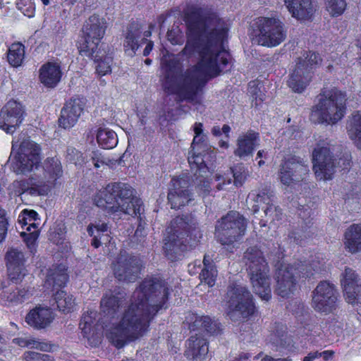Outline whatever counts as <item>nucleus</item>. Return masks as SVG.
I'll list each match as a JSON object with an SVG mask.
<instances>
[{"label":"nucleus","instance_id":"obj_1","mask_svg":"<svg viewBox=\"0 0 361 361\" xmlns=\"http://www.w3.org/2000/svg\"><path fill=\"white\" fill-rule=\"evenodd\" d=\"M184 21L188 41L183 52L191 56L198 50L200 58L192 69L180 74L175 71L178 66L176 60L165 61L162 63L166 71L163 88L169 94L192 102L202 91L208 80L219 74L218 59L220 54L226 53V27L208 31L207 18L202 8L197 7H192L185 12Z\"/></svg>","mask_w":361,"mask_h":361},{"label":"nucleus","instance_id":"obj_2","mask_svg":"<svg viewBox=\"0 0 361 361\" xmlns=\"http://www.w3.org/2000/svg\"><path fill=\"white\" fill-rule=\"evenodd\" d=\"M173 288L159 274L147 276L137 287L135 300L123 311L118 322L106 332L109 341L117 349L143 337L159 312L169 307Z\"/></svg>","mask_w":361,"mask_h":361},{"label":"nucleus","instance_id":"obj_3","mask_svg":"<svg viewBox=\"0 0 361 361\" xmlns=\"http://www.w3.org/2000/svg\"><path fill=\"white\" fill-rule=\"evenodd\" d=\"M94 204L109 214L123 213L137 216L139 221L135 234L137 235L144 228L145 221L141 216L144 212L142 200L134 195V189L128 183L111 182L99 190L94 196Z\"/></svg>","mask_w":361,"mask_h":361},{"label":"nucleus","instance_id":"obj_4","mask_svg":"<svg viewBox=\"0 0 361 361\" xmlns=\"http://www.w3.org/2000/svg\"><path fill=\"white\" fill-rule=\"evenodd\" d=\"M202 238V233L197 223L187 216H176L171 221V231L164 238V255L171 262L180 260L187 251L199 244Z\"/></svg>","mask_w":361,"mask_h":361},{"label":"nucleus","instance_id":"obj_5","mask_svg":"<svg viewBox=\"0 0 361 361\" xmlns=\"http://www.w3.org/2000/svg\"><path fill=\"white\" fill-rule=\"evenodd\" d=\"M347 94L337 87H324L312 107L310 119L317 124L333 126L343 119L346 114Z\"/></svg>","mask_w":361,"mask_h":361},{"label":"nucleus","instance_id":"obj_6","mask_svg":"<svg viewBox=\"0 0 361 361\" xmlns=\"http://www.w3.org/2000/svg\"><path fill=\"white\" fill-rule=\"evenodd\" d=\"M254 293L262 300L271 298V279L268 264L262 252L256 246L247 249L243 256Z\"/></svg>","mask_w":361,"mask_h":361},{"label":"nucleus","instance_id":"obj_7","mask_svg":"<svg viewBox=\"0 0 361 361\" xmlns=\"http://www.w3.org/2000/svg\"><path fill=\"white\" fill-rule=\"evenodd\" d=\"M334 151V146L330 141L322 139L317 142L312 152L313 170L319 180H330L336 168L345 171L350 166L351 159L349 154H344L337 160L333 155Z\"/></svg>","mask_w":361,"mask_h":361},{"label":"nucleus","instance_id":"obj_8","mask_svg":"<svg viewBox=\"0 0 361 361\" xmlns=\"http://www.w3.org/2000/svg\"><path fill=\"white\" fill-rule=\"evenodd\" d=\"M324 269V264L312 262V264L300 262L295 265H282L276 273V293L281 298H288L296 290L297 277L309 278Z\"/></svg>","mask_w":361,"mask_h":361},{"label":"nucleus","instance_id":"obj_9","mask_svg":"<svg viewBox=\"0 0 361 361\" xmlns=\"http://www.w3.org/2000/svg\"><path fill=\"white\" fill-rule=\"evenodd\" d=\"M322 62L320 55L312 51H304L295 60V66L289 74L288 86L297 93H302L310 85L314 71Z\"/></svg>","mask_w":361,"mask_h":361},{"label":"nucleus","instance_id":"obj_10","mask_svg":"<svg viewBox=\"0 0 361 361\" xmlns=\"http://www.w3.org/2000/svg\"><path fill=\"white\" fill-rule=\"evenodd\" d=\"M105 23L97 14L90 16L82 28V36L78 42L79 54L90 59L94 57L98 46L106 31Z\"/></svg>","mask_w":361,"mask_h":361},{"label":"nucleus","instance_id":"obj_11","mask_svg":"<svg viewBox=\"0 0 361 361\" xmlns=\"http://www.w3.org/2000/svg\"><path fill=\"white\" fill-rule=\"evenodd\" d=\"M42 159L40 145L30 140H24L13 157V171L16 174L27 175L40 167Z\"/></svg>","mask_w":361,"mask_h":361},{"label":"nucleus","instance_id":"obj_12","mask_svg":"<svg viewBox=\"0 0 361 361\" xmlns=\"http://www.w3.org/2000/svg\"><path fill=\"white\" fill-rule=\"evenodd\" d=\"M227 296L229 298L227 307L232 314H236L243 319H250L257 316L258 309L253 295L245 286L238 283H232Z\"/></svg>","mask_w":361,"mask_h":361},{"label":"nucleus","instance_id":"obj_13","mask_svg":"<svg viewBox=\"0 0 361 361\" xmlns=\"http://www.w3.org/2000/svg\"><path fill=\"white\" fill-rule=\"evenodd\" d=\"M258 34L256 40L259 45L274 47L279 45L286 38L287 31L284 23L278 18L261 17L256 21Z\"/></svg>","mask_w":361,"mask_h":361},{"label":"nucleus","instance_id":"obj_14","mask_svg":"<svg viewBox=\"0 0 361 361\" xmlns=\"http://www.w3.org/2000/svg\"><path fill=\"white\" fill-rule=\"evenodd\" d=\"M338 292L332 283L323 281L312 291V307L317 312L328 314L337 307Z\"/></svg>","mask_w":361,"mask_h":361},{"label":"nucleus","instance_id":"obj_15","mask_svg":"<svg viewBox=\"0 0 361 361\" xmlns=\"http://www.w3.org/2000/svg\"><path fill=\"white\" fill-rule=\"evenodd\" d=\"M309 172L307 161L302 158L293 156L281 164L279 178L282 184L289 186L302 181Z\"/></svg>","mask_w":361,"mask_h":361},{"label":"nucleus","instance_id":"obj_16","mask_svg":"<svg viewBox=\"0 0 361 361\" xmlns=\"http://www.w3.org/2000/svg\"><path fill=\"white\" fill-rule=\"evenodd\" d=\"M26 115L24 106L16 100H9L0 111V129L13 134L23 123Z\"/></svg>","mask_w":361,"mask_h":361},{"label":"nucleus","instance_id":"obj_17","mask_svg":"<svg viewBox=\"0 0 361 361\" xmlns=\"http://www.w3.org/2000/svg\"><path fill=\"white\" fill-rule=\"evenodd\" d=\"M190 183L187 176L172 178L167 198L171 209H179L192 200Z\"/></svg>","mask_w":361,"mask_h":361},{"label":"nucleus","instance_id":"obj_18","mask_svg":"<svg viewBox=\"0 0 361 361\" xmlns=\"http://www.w3.org/2000/svg\"><path fill=\"white\" fill-rule=\"evenodd\" d=\"M142 267L139 257L126 254L118 259L114 274L120 281L135 282L139 278Z\"/></svg>","mask_w":361,"mask_h":361},{"label":"nucleus","instance_id":"obj_19","mask_svg":"<svg viewBox=\"0 0 361 361\" xmlns=\"http://www.w3.org/2000/svg\"><path fill=\"white\" fill-rule=\"evenodd\" d=\"M123 47L126 54L135 56L139 48L145 43L147 38L142 37V25L132 19L123 30Z\"/></svg>","mask_w":361,"mask_h":361},{"label":"nucleus","instance_id":"obj_20","mask_svg":"<svg viewBox=\"0 0 361 361\" xmlns=\"http://www.w3.org/2000/svg\"><path fill=\"white\" fill-rule=\"evenodd\" d=\"M341 283L345 300L350 304H361V279L354 270L345 268Z\"/></svg>","mask_w":361,"mask_h":361},{"label":"nucleus","instance_id":"obj_21","mask_svg":"<svg viewBox=\"0 0 361 361\" xmlns=\"http://www.w3.org/2000/svg\"><path fill=\"white\" fill-rule=\"evenodd\" d=\"M84 107L85 103L82 99L71 98L61 109L59 118V126L64 129H70L73 127L83 112Z\"/></svg>","mask_w":361,"mask_h":361},{"label":"nucleus","instance_id":"obj_22","mask_svg":"<svg viewBox=\"0 0 361 361\" xmlns=\"http://www.w3.org/2000/svg\"><path fill=\"white\" fill-rule=\"evenodd\" d=\"M247 227L246 219L238 212L227 213V251L229 246L239 242L245 235Z\"/></svg>","mask_w":361,"mask_h":361},{"label":"nucleus","instance_id":"obj_23","mask_svg":"<svg viewBox=\"0 0 361 361\" xmlns=\"http://www.w3.org/2000/svg\"><path fill=\"white\" fill-rule=\"evenodd\" d=\"M5 262L11 281H18L25 275V258L22 251L17 248H9L5 255Z\"/></svg>","mask_w":361,"mask_h":361},{"label":"nucleus","instance_id":"obj_24","mask_svg":"<svg viewBox=\"0 0 361 361\" xmlns=\"http://www.w3.org/2000/svg\"><path fill=\"white\" fill-rule=\"evenodd\" d=\"M62 77V66L59 61H47L39 69V80L47 88H55Z\"/></svg>","mask_w":361,"mask_h":361},{"label":"nucleus","instance_id":"obj_25","mask_svg":"<svg viewBox=\"0 0 361 361\" xmlns=\"http://www.w3.org/2000/svg\"><path fill=\"white\" fill-rule=\"evenodd\" d=\"M54 319L52 310L48 307L36 306L25 316V322L34 329L41 330L49 326Z\"/></svg>","mask_w":361,"mask_h":361},{"label":"nucleus","instance_id":"obj_26","mask_svg":"<svg viewBox=\"0 0 361 361\" xmlns=\"http://www.w3.org/2000/svg\"><path fill=\"white\" fill-rule=\"evenodd\" d=\"M209 352V342L203 336L195 334L188 339V346L185 356L192 360L203 361Z\"/></svg>","mask_w":361,"mask_h":361},{"label":"nucleus","instance_id":"obj_27","mask_svg":"<svg viewBox=\"0 0 361 361\" xmlns=\"http://www.w3.org/2000/svg\"><path fill=\"white\" fill-rule=\"evenodd\" d=\"M298 215L302 220V223L305 226V229L295 228L290 231L288 235L290 242H293L296 244L302 243V240L310 236L309 233H307V228H310L312 224L313 212L312 209L308 206H302L298 209Z\"/></svg>","mask_w":361,"mask_h":361},{"label":"nucleus","instance_id":"obj_28","mask_svg":"<svg viewBox=\"0 0 361 361\" xmlns=\"http://www.w3.org/2000/svg\"><path fill=\"white\" fill-rule=\"evenodd\" d=\"M259 135L253 130H248L238 139V147L235 154L240 157L251 155L255 148L258 145Z\"/></svg>","mask_w":361,"mask_h":361},{"label":"nucleus","instance_id":"obj_29","mask_svg":"<svg viewBox=\"0 0 361 361\" xmlns=\"http://www.w3.org/2000/svg\"><path fill=\"white\" fill-rule=\"evenodd\" d=\"M284 4L292 16L298 20L307 19L313 13L312 0H284Z\"/></svg>","mask_w":361,"mask_h":361},{"label":"nucleus","instance_id":"obj_30","mask_svg":"<svg viewBox=\"0 0 361 361\" xmlns=\"http://www.w3.org/2000/svg\"><path fill=\"white\" fill-rule=\"evenodd\" d=\"M43 174L49 187L54 188L57 180L63 176L61 161L56 157H47L43 163Z\"/></svg>","mask_w":361,"mask_h":361},{"label":"nucleus","instance_id":"obj_31","mask_svg":"<svg viewBox=\"0 0 361 361\" xmlns=\"http://www.w3.org/2000/svg\"><path fill=\"white\" fill-rule=\"evenodd\" d=\"M69 276L67 268L62 264L53 265L47 272L46 283L53 289L61 288L66 286Z\"/></svg>","mask_w":361,"mask_h":361},{"label":"nucleus","instance_id":"obj_32","mask_svg":"<svg viewBox=\"0 0 361 361\" xmlns=\"http://www.w3.org/2000/svg\"><path fill=\"white\" fill-rule=\"evenodd\" d=\"M191 154L188 157V163L190 164V169L192 171H194V176H204L203 173H209V167L207 164V161L205 160L206 157H209L212 158L213 157L215 158L214 153L212 151L210 154L202 153L200 151H192L190 152Z\"/></svg>","mask_w":361,"mask_h":361},{"label":"nucleus","instance_id":"obj_33","mask_svg":"<svg viewBox=\"0 0 361 361\" xmlns=\"http://www.w3.org/2000/svg\"><path fill=\"white\" fill-rule=\"evenodd\" d=\"M32 293L29 288H6L0 293V298L6 305H16L28 300Z\"/></svg>","mask_w":361,"mask_h":361},{"label":"nucleus","instance_id":"obj_34","mask_svg":"<svg viewBox=\"0 0 361 361\" xmlns=\"http://www.w3.org/2000/svg\"><path fill=\"white\" fill-rule=\"evenodd\" d=\"M124 300L125 295L120 291L106 293L103 295L100 305L106 314L114 315L118 311Z\"/></svg>","mask_w":361,"mask_h":361},{"label":"nucleus","instance_id":"obj_35","mask_svg":"<svg viewBox=\"0 0 361 361\" xmlns=\"http://www.w3.org/2000/svg\"><path fill=\"white\" fill-rule=\"evenodd\" d=\"M344 245L352 253L361 251V224H353L345 231Z\"/></svg>","mask_w":361,"mask_h":361},{"label":"nucleus","instance_id":"obj_36","mask_svg":"<svg viewBox=\"0 0 361 361\" xmlns=\"http://www.w3.org/2000/svg\"><path fill=\"white\" fill-rule=\"evenodd\" d=\"M188 326L192 331H200L214 333L213 322L209 316H199L195 313H191L186 318Z\"/></svg>","mask_w":361,"mask_h":361},{"label":"nucleus","instance_id":"obj_37","mask_svg":"<svg viewBox=\"0 0 361 361\" xmlns=\"http://www.w3.org/2000/svg\"><path fill=\"white\" fill-rule=\"evenodd\" d=\"M247 94L251 99L252 106L259 108L266 99V90L263 83L256 79L247 85Z\"/></svg>","mask_w":361,"mask_h":361},{"label":"nucleus","instance_id":"obj_38","mask_svg":"<svg viewBox=\"0 0 361 361\" xmlns=\"http://www.w3.org/2000/svg\"><path fill=\"white\" fill-rule=\"evenodd\" d=\"M96 312L88 310L84 312L81 317L79 328L81 329L82 336L88 341L89 344L92 347H96L101 343L99 336H90V329L86 327V324L88 322H96Z\"/></svg>","mask_w":361,"mask_h":361},{"label":"nucleus","instance_id":"obj_39","mask_svg":"<svg viewBox=\"0 0 361 361\" xmlns=\"http://www.w3.org/2000/svg\"><path fill=\"white\" fill-rule=\"evenodd\" d=\"M202 263L204 267L201 269L200 279L202 283L207 284L209 287H213L217 276L216 266L208 255H204Z\"/></svg>","mask_w":361,"mask_h":361},{"label":"nucleus","instance_id":"obj_40","mask_svg":"<svg viewBox=\"0 0 361 361\" xmlns=\"http://www.w3.org/2000/svg\"><path fill=\"white\" fill-rule=\"evenodd\" d=\"M270 341L276 346H280L289 351H293L296 348L293 340L288 336L286 328L283 325L277 324L274 333L271 335Z\"/></svg>","mask_w":361,"mask_h":361},{"label":"nucleus","instance_id":"obj_41","mask_svg":"<svg viewBox=\"0 0 361 361\" xmlns=\"http://www.w3.org/2000/svg\"><path fill=\"white\" fill-rule=\"evenodd\" d=\"M349 137L356 146L361 149V113L357 111L353 114L347 126Z\"/></svg>","mask_w":361,"mask_h":361},{"label":"nucleus","instance_id":"obj_42","mask_svg":"<svg viewBox=\"0 0 361 361\" xmlns=\"http://www.w3.org/2000/svg\"><path fill=\"white\" fill-rule=\"evenodd\" d=\"M25 46L21 42H13L9 47L7 52L8 63L15 68L22 65L25 58Z\"/></svg>","mask_w":361,"mask_h":361},{"label":"nucleus","instance_id":"obj_43","mask_svg":"<svg viewBox=\"0 0 361 361\" xmlns=\"http://www.w3.org/2000/svg\"><path fill=\"white\" fill-rule=\"evenodd\" d=\"M97 141L102 148L105 149H113L118 144L116 133L107 128H99L97 133Z\"/></svg>","mask_w":361,"mask_h":361},{"label":"nucleus","instance_id":"obj_44","mask_svg":"<svg viewBox=\"0 0 361 361\" xmlns=\"http://www.w3.org/2000/svg\"><path fill=\"white\" fill-rule=\"evenodd\" d=\"M54 300L59 311L67 314L73 310L75 299L72 295H68L66 291L58 290L54 294Z\"/></svg>","mask_w":361,"mask_h":361},{"label":"nucleus","instance_id":"obj_45","mask_svg":"<svg viewBox=\"0 0 361 361\" xmlns=\"http://www.w3.org/2000/svg\"><path fill=\"white\" fill-rule=\"evenodd\" d=\"M256 203L269 204L274 202V195L270 186H262L258 191H252L249 195Z\"/></svg>","mask_w":361,"mask_h":361},{"label":"nucleus","instance_id":"obj_46","mask_svg":"<svg viewBox=\"0 0 361 361\" xmlns=\"http://www.w3.org/2000/svg\"><path fill=\"white\" fill-rule=\"evenodd\" d=\"M231 171L233 177V185L235 188L241 187L249 176L247 168L243 164H238L231 167Z\"/></svg>","mask_w":361,"mask_h":361},{"label":"nucleus","instance_id":"obj_47","mask_svg":"<svg viewBox=\"0 0 361 361\" xmlns=\"http://www.w3.org/2000/svg\"><path fill=\"white\" fill-rule=\"evenodd\" d=\"M325 6L331 16L338 17L345 11L347 3L345 0H326Z\"/></svg>","mask_w":361,"mask_h":361},{"label":"nucleus","instance_id":"obj_48","mask_svg":"<svg viewBox=\"0 0 361 361\" xmlns=\"http://www.w3.org/2000/svg\"><path fill=\"white\" fill-rule=\"evenodd\" d=\"M27 180H31L30 185H29V194L34 196H41L47 195L48 192L52 189L49 187V183L36 182L33 176H30Z\"/></svg>","mask_w":361,"mask_h":361},{"label":"nucleus","instance_id":"obj_49","mask_svg":"<svg viewBox=\"0 0 361 361\" xmlns=\"http://www.w3.org/2000/svg\"><path fill=\"white\" fill-rule=\"evenodd\" d=\"M235 59L231 56L229 51L227 50V78L233 84L237 83L241 78V74L238 69L235 68L234 63Z\"/></svg>","mask_w":361,"mask_h":361},{"label":"nucleus","instance_id":"obj_50","mask_svg":"<svg viewBox=\"0 0 361 361\" xmlns=\"http://www.w3.org/2000/svg\"><path fill=\"white\" fill-rule=\"evenodd\" d=\"M214 235L216 240L222 245H226V215H223L217 221L215 226Z\"/></svg>","mask_w":361,"mask_h":361},{"label":"nucleus","instance_id":"obj_51","mask_svg":"<svg viewBox=\"0 0 361 361\" xmlns=\"http://www.w3.org/2000/svg\"><path fill=\"white\" fill-rule=\"evenodd\" d=\"M17 8L24 16L28 18H32L35 16V5L32 0H18Z\"/></svg>","mask_w":361,"mask_h":361},{"label":"nucleus","instance_id":"obj_52","mask_svg":"<svg viewBox=\"0 0 361 361\" xmlns=\"http://www.w3.org/2000/svg\"><path fill=\"white\" fill-rule=\"evenodd\" d=\"M112 59L109 57L105 56L104 59H97L96 71L99 75H105L111 72Z\"/></svg>","mask_w":361,"mask_h":361},{"label":"nucleus","instance_id":"obj_53","mask_svg":"<svg viewBox=\"0 0 361 361\" xmlns=\"http://www.w3.org/2000/svg\"><path fill=\"white\" fill-rule=\"evenodd\" d=\"M39 231H33L30 233L22 232L20 233V236L23 238L24 242L25 243L27 247L32 250V249L35 250L37 245V240L39 237Z\"/></svg>","mask_w":361,"mask_h":361},{"label":"nucleus","instance_id":"obj_54","mask_svg":"<svg viewBox=\"0 0 361 361\" xmlns=\"http://www.w3.org/2000/svg\"><path fill=\"white\" fill-rule=\"evenodd\" d=\"M204 176H194L197 183V188L202 191L203 196L207 195L211 191L210 180L208 178V173H203Z\"/></svg>","mask_w":361,"mask_h":361},{"label":"nucleus","instance_id":"obj_55","mask_svg":"<svg viewBox=\"0 0 361 361\" xmlns=\"http://www.w3.org/2000/svg\"><path fill=\"white\" fill-rule=\"evenodd\" d=\"M19 222L22 224L23 227L27 226L28 224V221H35L38 218V213L32 209H23L21 212V215H20Z\"/></svg>","mask_w":361,"mask_h":361},{"label":"nucleus","instance_id":"obj_56","mask_svg":"<svg viewBox=\"0 0 361 361\" xmlns=\"http://www.w3.org/2000/svg\"><path fill=\"white\" fill-rule=\"evenodd\" d=\"M166 36L168 40L173 45L182 44L184 42L183 34L180 30H169Z\"/></svg>","mask_w":361,"mask_h":361},{"label":"nucleus","instance_id":"obj_57","mask_svg":"<svg viewBox=\"0 0 361 361\" xmlns=\"http://www.w3.org/2000/svg\"><path fill=\"white\" fill-rule=\"evenodd\" d=\"M266 216L269 217L271 221H279L281 216V209L276 207L274 203L267 204L264 209Z\"/></svg>","mask_w":361,"mask_h":361},{"label":"nucleus","instance_id":"obj_58","mask_svg":"<svg viewBox=\"0 0 361 361\" xmlns=\"http://www.w3.org/2000/svg\"><path fill=\"white\" fill-rule=\"evenodd\" d=\"M8 226V221L6 218V212L0 207V243L6 237Z\"/></svg>","mask_w":361,"mask_h":361},{"label":"nucleus","instance_id":"obj_59","mask_svg":"<svg viewBox=\"0 0 361 361\" xmlns=\"http://www.w3.org/2000/svg\"><path fill=\"white\" fill-rule=\"evenodd\" d=\"M31 180L23 179L20 180H16L13 183V187L15 188L16 193L22 195L25 192L29 193V185H30Z\"/></svg>","mask_w":361,"mask_h":361},{"label":"nucleus","instance_id":"obj_60","mask_svg":"<svg viewBox=\"0 0 361 361\" xmlns=\"http://www.w3.org/2000/svg\"><path fill=\"white\" fill-rule=\"evenodd\" d=\"M34 343H35L32 345V348H35L44 352H52L55 347L54 344L50 342L39 341L35 338Z\"/></svg>","mask_w":361,"mask_h":361},{"label":"nucleus","instance_id":"obj_61","mask_svg":"<svg viewBox=\"0 0 361 361\" xmlns=\"http://www.w3.org/2000/svg\"><path fill=\"white\" fill-rule=\"evenodd\" d=\"M206 136L204 135H199L197 138L196 135H195L192 143V150L195 151H200L202 148H204L207 146L206 143Z\"/></svg>","mask_w":361,"mask_h":361},{"label":"nucleus","instance_id":"obj_62","mask_svg":"<svg viewBox=\"0 0 361 361\" xmlns=\"http://www.w3.org/2000/svg\"><path fill=\"white\" fill-rule=\"evenodd\" d=\"M91 159L96 169L99 168L101 165L107 164V161L105 158L98 151L92 152Z\"/></svg>","mask_w":361,"mask_h":361},{"label":"nucleus","instance_id":"obj_63","mask_svg":"<svg viewBox=\"0 0 361 361\" xmlns=\"http://www.w3.org/2000/svg\"><path fill=\"white\" fill-rule=\"evenodd\" d=\"M35 338L26 339L23 338H13V343L18 345L20 347H30L35 343Z\"/></svg>","mask_w":361,"mask_h":361},{"label":"nucleus","instance_id":"obj_64","mask_svg":"<svg viewBox=\"0 0 361 361\" xmlns=\"http://www.w3.org/2000/svg\"><path fill=\"white\" fill-rule=\"evenodd\" d=\"M200 269H202L200 260L197 259L194 262L188 264V271L190 275L196 274Z\"/></svg>","mask_w":361,"mask_h":361}]
</instances>
